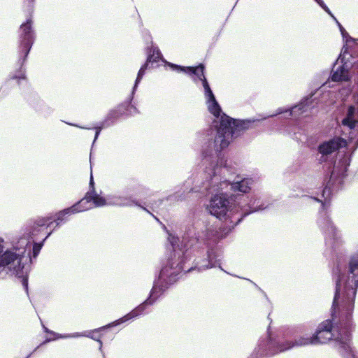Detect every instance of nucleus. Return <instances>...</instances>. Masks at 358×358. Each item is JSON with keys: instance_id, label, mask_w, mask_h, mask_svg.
<instances>
[{"instance_id": "20e7f679", "label": "nucleus", "mask_w": 358, "mask_h": 358, "mask_svg": "<svg viewBox=\"0 0 358 358\" xmlns=\"http://www.w3.org/2000/svg\"><path fill=\"white\" fill-rule=\"evenodd\" d=\"M30 247L31 241L26 238H21L11 248L6 247L4 240L0 238V266L6 268L18 277H22L24 266L22 260L27 248Z\"/></svg>"}, {"instance_id": "393cba45", "label": "nucleus", "mask_w": 358, "mask_h": 358, "mask_svg": "<svg viewBox=\"0 0 358 358\" xmlns=\"http://www.w3.org/2000/svg\"><path fill=\"white\" fill-rule=\"evenodd\" d=\"M85 336L91 338H92L94 340H96V341H99L100 343V348H101V344L102 343H101V341L94 336V331L90 332L88 334H85Z\"/></svg>"}, {"instance_id": "5701e85b", "label": "nucleus", "mask_w": 358, "mask_h": 358, "mask_svg": "<svg viewBox=\"0 0 358 358\" xmlns=\"http://www.w3.org/2000/svg\"><path fill=\"white\" fill-rule=\"evenodd\" d=\"M327 13H328L331 16H332L334 18V17L331 14V11L329 10V8L325 5L324 1L322 0H315Z\"/></svg>"}, {"instance_id": "9b49d317", "label": "nucleus", "mask_w": 358, "mask_h": 358, "mask_svg": "<svg viewBox=\"0 0 358 358\" xmlns=\"http://www.w3.org/2000/svg\"><path fill=\"white\" fill-rule=\"evenodd\" d=\"M21 44L23 45V50L27 55L33 43L34 34L31 31V20H27L26 23L21 25L20 29Z\"/></svg>"}, {"instance_id": "4be33fe9", "label": "nucleus", "mask_w": 358, "mask_h": 358, "mask_svg": "<svg viewBox=\"0 0 358 358\" xmlns=\"http://www.w3.org/2000/svg\"><path fill=\"white\" fill-rule=\"evenodd\" d=\"M81 336H85V333H74L72 334L60 335L57 338H76V337H81Z\"/></svg>"}, {"instance_id": "f3484780", "label": "nucleus", "mask_w": 358, "mask_h": 358, "mask_svg": "<svg viewBox=\"0 0 358 358\" xmlns=\"http://www.w3.org/2000/svg\"><path fill=\"white\" fill-rule=\"evenodd\" d=\"M350 159L349 157H344L336 165L334 166L331 177H337L343 176L347 171L348 166L350 165Z\"/></svg>"}, {"instance_id": "dca6fc26", "label": "nucleus", "mask_w": 358, "mask_h": 358, "mask_svg": "<svg viewBox=\"0 0 358 358\" xmlns=\"http://www.w3.org/2000/svg\"><path fill=\"white\" fill-rule=\"evenodd\" d=\"M52 220V218L50 217L38 218L35 222L31 236H34L39 231L49 227L53 223Z\"/></svg>"}, {"instance_id": "412c9836", "label": "nucleus", "mask_w": 358, "mask_h": 358, "mask_svg": "<svg viewBox=\"0 0 358 358\" xmlns=\"http://www.w3.org/2000/svg\"><path fill=\"white\" fill-rule=\"evenodd\" d=\"M329 194L330 189L326 187L322 191V196L324 198V201H321V202L322 203L323 208H326L327 206H328V202L327 201V199L329 197Z\"/></svg>"}, {"instance_id": "a211bd4d", "label": "nucleus", "mask_w": 358, "mask_h": 358, "mask_svg": "<svg viewBox=\"0 0 358 358\" xmlns=\"http://www.w3.org/2000/svg\"><path fill=\"white\" fill-rule=\"evenodd\" d=\"M134 201L130 197L126 196H110L109 201L110 205L120 206H132Z\"/></svg>"}, {"instance_id": "f8f14e48", "label": "nucleus", "mask_w": 358, "mask_h": 358, "mask_svg": "<svg viewBox=\"0 0 358 358\" xmlns=\"http://www.w3.org/2000/svg\"><path fill=\"white\" fill-rule=\"evenodd\" d=\"M156 290H157V287L155 286L153 287V289H152L150 299L146 300L144 303H143L142 304L138 306L136 308H135L134 310L131 311L129 313H128L127 315H126L121 319H120V320H117L115 322L110 324V326H115V325L120 324L121 323L127 322L131 319H133V318L140 315L143 313V311L144 310V309L145 308L147 305H150L154 302L155 299H156V296H155Z\"/></svg>"}, {"instance_id": "7c9ffc66", "label": "nucleus", "mask_w": 358, "mask_h": 358, "mask_svg": "<svg viewBox=\"0 0 358 358\" xmlns=\"http://www.w3.org/2000/svg\"><path fill=\"white\" fill-rule=\"evenodd\" d=\"M328 221H329V220H327V221H326V223H325V222H323V224H324V227H326V228H327V222H328Z\"/></svg>"}, {"instance_id": "ddd939ff", "label": "nucleus", "mask_w": 358, "mask_h": 358, "mask_svg": "<svg viewBox=\"0 0 358 358\" xmlns=\"http://www.w3.org/2000/svg\"><path fill=\"white\" fill-rule=\"evenodd\" d=\"M152 54L150 52H149V54H148L146 63L143 66H141V68L140 69V70L138 73L137 78H136L135 85L134 87V91L137 87L138 84L141 82V80L145 73V71L148 67V64L157 62L159 60V59L161 58V53L159 52V50L157 48H153L152 49Z\"/></svg>"}, {"instance_id": "1a4fd4ad", "label": "nucleus", "mask_w": 358, "mask_h": 358, "mask_svg": "<svg viewBox=\"0 0 358 358\" xmlns=\"http://www.w3.org/2000/svg\"><path fill=\"white\" fill-rule=\"evenodd\" d=\"M342 125L350 130V140L357 139L356 145H358V107L350 106L347 116L342 120Z\"/></svg>"}, {"instance_id": "c756f323", "label": "nucleus", "mask_w": 358, "mask_h": 358, "mask_svg": "<svg viewBox=\"0 0 358 358\" xmlns=\"http://www.w3.org/2000/svg\"><path fill=\"white\" fill-rule=\"evenodd\" d=\"M261 209H262L261 208H255V207H252V212H253V211H257V210H261Z\"/></svg>"}, {"instance_id": "2eb2a0df", "label": "nucleus", "mask_w": 358, "mask_h": 358, "mask_svg": "<svg viewBox=\"0 0 358 358\" xmlns=\"http://www.w3.org/2000/svg\"><path fill=\"white\" fill-rule=\"evenodd\" d=\"M309 99H306L303 101L299 105L294 106L291 109L284 110L283 108H279L278 110L277 114H281L283 113H289V116H296L300 114H302L306 111L305 107L309 103Z\"/></svg>"}, {"instance_id": "aec40b11", "label": "nucleus", "mask_w": 358, "mask_h": 358, "mask_svg": "<svg viewBox=\"0 0 358 358\" xmlns=\"http://www.w3.org/2000/svg\"><path fill=\"white\" fill-rule=\"evenodd\" d=\"M326 230L327 231L329 236L332 237L334 239L338 240L341 238L340 233L337 231L336 227L330 221L327 222Z\"/></svg>"}, {"instance_id": "f03ea898", "label": "nucleus", "mask_w": 358, "mask_h": 358, "mask_svg": "<svg viewBox=\"0 0 358 358\" xmlns=\"http://www.w3.org/2000/svg\"><path fill=\"white\" fill-rule=\"evenodd\" d=\"M168 65L178 71L193 75L195 81L196 79L202 81L208 110L215 117L213 122L215 129L211 131V134L215 135L214 148L217 152H220L227 148L234 136L246 128L245 122L232 120L222 112L221 108L204 76L202 65L195 68L184 67L172 63H168Z\"/></svg>"}, {"instance_id": "bb28decb", "label": "nucleus", "mask_w": 358, "mask_h": 358, "mask_svg": "<svg viewBox=\"0 0 358 358\" xmlns=\"http://www.w3.org/2000/svg\"><path fill=\"white\" fill-rule=\"evenodd\" d=\"M213 266H214V264H213L210 261H209L208 262V264L205 266L204 268H212Z\"/></svg>"}, {"instance_id": "2f4dec72", "label": "nucleus", "mask_w": 358, "mask_h": 358, "mask_svg": "<svg viewBox=\"0 0 358 358\" xmlns=\"http://www.w3.org/2000/svg\"><path fill=\"white\" fill-rule=\"evenodd\" d=\"M339 26H340L341 31L343 32V28H342V27L341 26V24H339Z\"/></svg>"}, {"instance_id": "4468645a", "label": "nucleus", "mask_w": 358, "mask_h": 358, "mask_svg": "<svg viewBox=\"0 0 358 358\" xmlns=\"http://www.w3.org/2000/svg\"><path fill=\"white\" fill-rule=\"evenodd\" d=\"M90 208V206H86V207H83V208H78V206L76 203V204L73 205V206H71V207H70L69 208H66V209H64V210L60 211L59 213H58L56 215V218H55V222H57L56 226H58L59 224V222L64 220V217L66 215H70L73 214V213L82 212V211L88 210Z\"/></svg>"}, {"instance_id": "a878e982", "label": "nucleus", "mask_w": 358, "mask_h": 358, "mask_svg": "<svg viewBox=\"0 0 358 358\" xmlns=\"http://www.w3.org/2000/svg\"><path fill=\"white\" fill-rule=\"evenodd\" d=\"M100 131H101V129L100 128H96V134H95V137H94V141H96L99 135V133H100Z\"/></svg>"}, {"instance_id": "473e14b6", "label": "nucleus", "mask_w": 358, "mask_h": 358, "mask_svg": "<svg viewBox=\"0 0 358 358\" xmlns=\"http://www.w3.org/2000/svg\"><path fill=\"white\" fill-rule=\"evenodd\" d=\"M31 2H33V0H31Z\"/></svg>"}, {"instance_id": "39448f33", "label": "nucleus", "mask_w": 358, "mask_h": 358, "mask_svg": "<svg viewBox=\"0 0 358 358\" xmlns=\"http://www.w3.org/2000/svg\"><path fill=\"white\" fill-rule=\"evenodd\" d=\"M354 68L358 72V40L355 42L352 53L345 48L334 64L331 80L335 82L347 80L349 78V70Z\"/></svg>"}, {"instance_id": "0eeeda50", "label": "nucleus", "mask_w": 358, "mask_h": 358, "mask_svg": "<svg viewBox=\"0 0 358 358\" xmlns=\"http://www.w3.org/2000/svg\"><path fill=\"white\" fill-rule=\"evenodd\" d=\"M207 209L211 215L221 220L231 219L237 211L223 193L213 196Z\"/></svg>"}, {"instance_id": "cd10ccee", "label": "nucleus", "mask_w": 358, "mask_h": 358, "mask_svg": "<svg viewBox=\"0 0 358 358\" xmlns=\"http://www.w3.org/2000/svg\"><path fill=\"white\" fill-rule=\"evenodd\" d=\"M23 284L25 286V287L27 288V280L26 278L23 279Z\"/></svg>"}, {"instance_id": "9d476101", "label": "nucleus", "mask_w": 358, "mask_h": 358, "mask_svg": "<svg viewBox=\"0 0 358 358\" xmlns=\"http://www.w3.org/2000/svg\"><path fill=\"white\" fill-rule=\"evenodd\" d=\"M347 141L341 137H334L321 143L318 147V152L324 158L336 152L339 148L346 146Z\"/></svg>"}, {"instance_id": "6ab92c4d", "label": "nucleus", "mask_w": 358, "mask_h": 358, "mask_svg": "<svg viewBox=\"0 0 358 358\" xmlns=\"http://www.w3.org/2000/svg\"><path fill=\"white\" fill-rule=\"evenodd\" d=\"M310 337L311 336H301L299 339L296 340L294 343L286 342L285 343H282L278 347L277 352H284L287 350L291 349L293 347L305 346L306 345H298V343L300 341H306L307 338Z\"/></svg>"}, {"instance_id": "7ed1b4c3", "label": "nucleus", "mask_w": 358, "mask_h": 358, "mask_svg": "<svg viewBox=\"0 0 358 358\" xmlns=\"http://www.w3.org/2000/svg\"><path fill=\"white\" fill-rule=\"evenodd\" d=\"M206 171L208 175L209 189L211 192L218 193L229 188L234 192L247 193L252 184V180L250 178L231 181L232 171L227 164V160L224 157L218 158L216 163L211 162L209 166L206 168Z\"/></svg>"}, {"instance_id": "f257e3e1", "label": "nucleus", "mask_w": 358, "mask_h": 358, "mask_svg": "<svg viewBox=\"0 0 358 358\" xmlns=\"http://www.w3.org/2000/svg\"><path fill=\"white\" fill-rule=\"evenodd\" d=\"M345 268L341 265L334 270L336 277V289L332 306V317L338 321V335L332 332V322L327 320L322 322L316 334L300 341L298 345H317L326 343L335 336L337 347L345 358H358L350 347V329L352 327L354 301L358 287V253L350 261L348 275L343 273Z\"/></svg>"}, {"instance_id": "c85d7f7f", "label": "nucleus", "mask_w": 358, "mask_h": 358, "mask_svg": "<svg viewBox=\"0 0 358 358\" xmlns=\"http://www.w3.org/2000/svg\"><path fill=\"white\" fill-rule=\"evenodd\" d=\"M52 230L50 231L48 233L47 236H45V238H44V240H43V241H45V239H46V238H48V236L52 234Z\"/></svg>"}, {"instance_id": "423d86ee", "label": "nucleus", "mask_w": 358, "mask_h": 358, "mask_svg": "<svg viewBox=\"0 0 358 358\" xmlns=\"http://www.w3.org/2000/svg\"><path fill=\"white\" fill-rule=\"evenodd\" d=\"M169 241L171 244L173 249L175 252L174 258H178L176 262L169 263V266L164 267L160 272V278L165 280L166 278H169V281H172V278L178 275L182 271H183L182 263L189 257V253L187 250H184L180 247L178 238L173 235H169Z\"/></svg>"}, {"instance_id": "b1692460", "label": "nucleus", "mask_w": 358, "mask_h": 358, "mask_svg": "<svg viewBox=\"0 0 358 358\" xmlns=\"http://www.w3.org/2000/svg\"><path fill=\"white\" fill-rule=\"evenodd\" d=\"M41 247H42L41 244L35 243L33 245V253H34V257H36L38 254Z\"/></svg>"}, {"instance_id": "6e6552de", "label": "nucleus", "mask_w": 358, "mask_h": 358, "mask_svg": "<svg viewBox=\"0 0 358 358\" xmlns=\"http://www.w3.org/2000/svg\"><path fill=\"white\" fill-rule=\"evenodd\" d=\"M90 187L92 189L90 191H89L86 195V196L81 199L77 205L78 206V208H83L86 206H90V208H92V204L90 203L91 201L93 202L94 206L96 207H101L109 204V201L110 200V196L108 197L107 199L104 197L101 196L100 194H97L94 190V181L92 176L91 175L90 178Z\"/></svg>"}]
</instances>
